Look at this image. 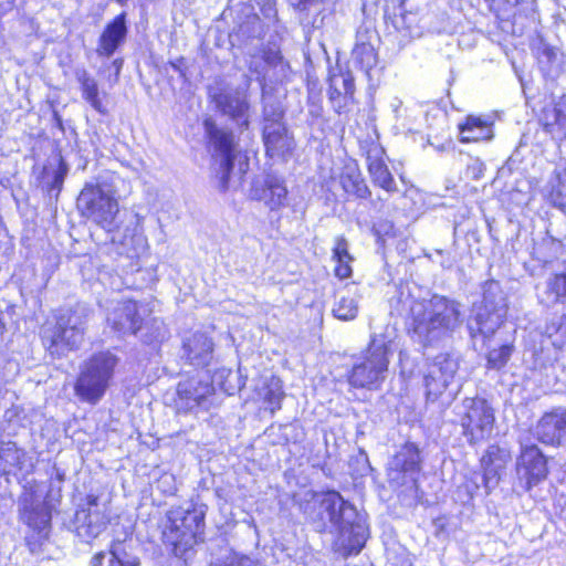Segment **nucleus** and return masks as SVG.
<instances>
[{"label": "nucleus", "instance_id": "5701e85b", "mask_svg": "<svg viewBox=\"0 0 566 566\" xmlns=\"http://www.w3.org/2000/svg\"><path fill=\"white\" fill-rule=\"evenodd\" d=\"M127 34L125 14L117 15L109 22L98 40L96 52L102 56H112L117 48L124 42Z\"/></svg>", "mask_w": 566, "mask_h": 566}, {"label": "nucleus", "instance_id": "680f3d73", "mask_svg": "<svg viewBox=\"0 0 566 566\" xmlns=\"http://www.w3.org/2000/svg\"><path fill=\"white\" fill-rule=\"evenodd\" d=\"M57 479H59L60 481H62V480H63V474H61V473H59V472H57Z\"/></svg>", "mask_w": 566, "mask_h": 566}, {"label": "nucleus", "instance_id": "e433bc0d", "mask_svg": "<svg viewBox=\"0 0 566 566\" xmlns=\"http://www.w3.org/2000/svg\"><path fill=\"white\" fill-rule=\"evenodd\" d=\"M331 80L335 91H337V88L342 90L344 101L353 99L355 93V83L354 77L349 72L333 74Z\"/></svg>", "mask_w": 566, "mask_h": 566}, {"label": "nucleus", "instance_id": "7c9ffc66", "mask_svg": "<svg viewBox=\"0 0 566 566\" xmlns=\"http://www.w3.org/2000/svg\"><path fill=\"white\" fill-rule=\"evenodd\" d=\"M459 369V360L450 354H439L428 365L427 373L439 375L442 378H449L453 380Z\"/></svg>", "mask_w": 566, "mask_h": 566}, {"label": "nucleus", "instance_id": "49530a36", "mask_svg": "<svg viewBox=\"0 0 566 566\" xmlns=\"http://www.w3.org/2000/svg\"><path fill=\"white\" fill-rule=\"evenodd\" d=\"M484 171V164L478 159L473 158L471 159V163L468 164L467 167V175L470 176L472 179H479Z\"/></svg>", "mask_w": 566, "mask_h": 566}, {"label": "nucleus", "instance_id": "393cba45", "mask_svg": "<svg viewBox=\"0 0 566 566\" xmlns=\"http://www.w3.org/2000/svg\"><path fill=\"white\" fill-rule=\"evenodd\" d=\"M344 191L359 199H367L371 192L357 167L347 166L339 177Z\"/></svg>", "mask_w": 566, "mask_h": 566}, {"label": "nucleus", "instance_id": "bb28decb", "mask_svg": "<svg viewBox=\"0 0 566 566\" xmlns=\"http://www.w3.org/2000/svg\"><path fill=\"white\" fill-rule=\"evenodd\" d=\"M549 198L555 207L566 213V167H556L548 180Z\"/></svg>", "mask_w": 566, "mask_h": 566}, {"label": "nucleus", "instance_id": "f8f14e48", "mask_svg": "<svg viewBox=\"0 0 566 566\" xmlns=\"http://www.w3.org/2000/svg\"><path fill=\"white\" fill-rule=\"evenodd\" d=\"M517 475L521 486L530 491L548 475L547 460L541 449L534 444L522 443L517 460Z\"/></svg>", "mask_w": 566, "mask_h": 566}, {"label": "nucleus", "instance_id": "a18cd8bd", "mask_svg": "<svg viewBox=\"0 0 566 566\" xmlns=\"http://www.w3.org/2000/svg\"><path fill=\"white\" fill-rule=\"evenodd\" d=\"M262 60L269 66H277L279 64L283 63V59L280 51L273 49L264 50Z\"/></svg>", "mask_w": 566, "mask_h": 566}, {"label": "nucleus", "instance_id": "c9c22d12", "mask_svg": "<svg viewBox=\"0 0 566 566\" xmlns=\"http://www.w3.org/2000/svg\"><path fill=\"white\" fill-rule=\"evenodd\" d=\"M333 313L335 317L343 321L354 319L358 313V302L353 296H343L335 304Z\"/></svg>", "mask_w": 566, "mask_h": 566}, {"label": "nucleus", "instance_id": "8fccbe9b", "mask_svg": "<svg viewBox=\"0 0 566 566\" xmlns=\"http://www.w3.org/2000/svg\"><path fill=\"white\" fill-rule=\"evenodd\" d=\"M350 261L337 262V266L335 268V274L339 279H347L352 274V268L349 265Z\"/></svg>", "mask_w": 566, "mask_h": 566}, {"label": "nucleus", "instance_id": "cd10ccee", "mask_svg": "<svg viewBox=\"0 0 566 566\" xmlns=\"http://www.w3.org/2000/svg\"><path fill=\"white\" fill-rule=\"evenodd\" d=\"M25 452L19 449L14 442H2L0 447V470L10 474L14 470H22Z\"/></svg>", "mask_w": 566, "mask_h": 566}, {"label": "nucleus", "instance_id": "0eeeda50", "mask_svg": "<svg viewBox=\"0 0 566 566\" xmlns=\"http://www.w3.org/2000/svg\"><path fill=\"white\" fill-rule=\"evenodd\" d=\"M507 313L506 297L499 283H486L483 301L474 304L467 327L472 339L490 338L503 324Z\"/></svg>", "mask_w": 566, "mask_h": 566}, {"label": "nucleus", "instance_id": "e2e57ef3", "mask_svg": "<svg viewBox=\"0 0 566 566\" xmlns=\"http://www.w3.org/2000/svg\"><path fill=\"white\" fill-rule=\"evenodd\" d=\"M120 4H125L127 0H116Z\"/></svg>", "mask_w": 566, "mask_h": 566}, {"label": "nucleus", "instance_id": "2f4dec72", "mask_svg": "<svg viewBox=\"0 0 566 566\" xmlns=\"http://www.w3.org/2000/svg\"><path fill=\"white\" fill-rule=\"evenodd\" d=\"M140 339L148 345L161 343L167 336V329L164 322L157 317L144 318L142 324Z\"/></svg>", "mask_w": 566, "mask_h": 566}, {"label": "nucleus", "instance_id": "39448f33", "mask_svg": "<svg viewBox=\"0 0 566 566\" xmlns=\"http://www.w3.org/2000/svg\"><path fill=\"white\" fill-rule=\"evenodd\" d=\"M206 511L207 506L203 504L178 506L168 511L164 537L175 547L176 553H185L198 541H202Z\"/></svg>", "mask_w": 566, "mask_h": 566}, {"label": "nucleus", "instance_id": "9d476101", "mask_svg": "<svg viewBox=\"0 0 566 566\" xmlns=\"http://www.w3.org/2000/svg\"><path fill=\"white\" fill-rule=\"evenodd\" d=\"M457 416L463 436L471 444L486 439L493 430L494 411L483 398H465L457 406Z\"/></svg>", "mask_w": 566, "mask_h": 566}, {"label": "nucleus", "instance_id": "4468645a", "mask_svg": "<svg viewBox=\"0 0 566 566\" xmlns=\"http://www.w3.org/2000/svg\"><path fill=\"white\" fill-rule=\"evenodd\" d=\"M137 302L125 300L118 302L108 313V325L119 335H136L142 329L144 314Z\"/></svg>", "mask_w": 566, "mask_h": 566}, {"label": "nucleus", "instance_id": "1a4fd4ad", "mask_svg": "<svg viewBox=\"0 0 566 566\" xmlns=\"http://www.w3.org/2000/svg\"><path fill=\"white\" fill-rule=\"evenodd\" d=\"M208 98L222 116L228 117L241 130L250 126V102L247 91L232 87L221 77L207 87Z\"/></svg>", "mask_w": 566, "mask_h": 566}, {"label": "nucleus", "instance_id": "052dcab7", "mask_svg": "<svg viewBox=\"0 0 566 566\" xmlns=\"http://www.w3.org/2000/svg\"><path fill=\"white\" fill-rule=\"evenodd\" d=\"M49 520H50V516L49 515H44L43 521H42L43 524H46L49 522Z\"/></svg>", "mask_w": 566, "mask_h": 566}, {"label": "nucleus", "instance_id": "2eb2a0df", "mask_svg": "<svg viewBox=\"0 0 566 566\" xmlns=\"http://www.w3.org/2000/svg\"><path fill=\"white\" fill-rule=\"evenodd\" d=\"M363 150L367 160V168L375 186L388 192L397 191V185L385 163V149L376 142L366 143Z\"/></svg>", "mask_w": 566, "mask_h": 566}, {"label": "nucleus", "instance_id": "13d9d810", "mask_svg": "<svg viewBox=\"0 0 566 566\" xmlns=\"http://www.w3.org/2000/svg\"><path fill=\"white\" fill-rule=\"evenodd\" d=\"M507 3H511V4H518L520 0H505Z\"/></svg>", "mask_w": 566, "mask_h": 566}, {"label": "nucleus", "instance_id": "473e14b6", "mask_svg": "<svg viewBox=\"0 0 566 566\" xmlns=\"http://www.w3.org/2000/svg\"><path fill=\"white\" fill-rule=\"evenodd\" d=\"M261 395L264 402L266 403V409H269L272 413L279 410L284 397V392L282 390V381L280 378L271 377L264 384Z\"/></svg>", "mask_w": 566, "mask_h": 566}, {"label": "nucleus", "instance_id": "79ce46f5", "mask_svg": "<svg viewBox=\"0 0 566 566\" xmlns=\"http://www.w3.org/2000/svg\"><path fill=\"white\" fill-rule=\"evenodd\" d=\"M211 566H263L260 562L249 556H233L224 563H214Z\"/></svg>", "mask_w": 566, "mask_h": 566}, {"label": "nucleus", "instance_id": "864d4df0", "mask_svg": "<svg viewBox=\"0 0 566 566\" xmlns=\"http://www.w3.org/2000/svg\"><path fill=\"white\" fill-rule=\"evenodd\" d=\"M53 120H54L56 127L61 132H64V126H63L62 117H61V115L56 111L53 112Z\"/></svg>", "mask_w": 566, "mask_h": 566}, {"label": "nucleus", "instance_id": "09e8293b", "mask_svg": "<svg viewBox=\"0 0 566 566\" xmlns=\"http://www.w3.org/2000/svg\"><path fill=\"white\" fill-rule=\"evenodd\" d=\"M557 57V51L549 46H544L539 53V63H552Z\"/></svg>", "mask_w": 566, "mask_h": 566}, {"label": "nucleus", "instance_id": "b1692460", "mask_svg": "<svg viewBox=\"0 0 566 566\" xmlns=\"http://www.w3.org/2000/svg\"><path fill=\"white\" fill-rule=\"evenodd\" d=\"M390 470L397 473L415 474L420 470V454L416 444L406 443L395 454Z\"/></svg>", "mask_w": 566, "mask_h": 566}, {"label": "nucleus", "instance_id": "de8ad7c7", "mask_svg": "<svg viewBox=\"0 0 566 566\" xmlns=\"http://www.w3.org/2000/svg\"><path fill=\"white\" fill-rule=\"evenodd\" d=\"M329 99L333 102L334 107L337 112L342 107H344L347 103V101L343 99L342 90L337 88V91L334 90L332 80H329V91H328Z\"/></svg>", "mask_w": 566, "mask_h": 566}, {"label": "nucleus", "instance_id": "412c9836", "mask_svg": "<svg viewBox=\"0 0 566 566\" xmlns=\"http://www.w3.org/2000/svg\"><path fill=\"white\" fill-rule=\"evenodd\" d=\"M510 453L497 446H490L481 459L484 469L483 483L488 492L494 489L505 471Z\"/></svg>", "mask_w": 566, "mask_h": 566}, {"label": "nucleus", "instance_id": "5fc2aeb1", "mask_svg": "<svg viewBox=\"0 0 566 566\" xmlns=\"http://www.w3.org/2000/svg\"><path fill=\"white\" fill-rule=\"evenodd\" d=\"M6 317H7V314L3 313L2 311H0V334H2L4 331H6Z\"/></svg>", "mask_w": 566, "mask_h": 566}, {"label": "nucleus", "instance_id": "6e6552de", "mask_svg": "<svg viewBox=\"0 0 566 566\" xmlns=\"http://www.w3.org/2000/svg\"><path fill=\"white\" fill-rule=\"evenodd\" d=\"M388 344L374 336L365 354L353 365L347 379L355 388L378 389L388 371Z\"/></svg>", "mask_w": 566, "mask_h": 566}, {"label": "nucleus", "instance_id": "603ef678", "mask_svg": "<svg viewBox=\"0 0 566 566\" xmlns=\"http://www.w3.org/2000/svg\"><path fill=\"white\" fill-rule=\"evenodd\" d=\"M555 333L558 334L562 340L566 343V314L562 316L560 323L555 329Z\"/></svg>", "mask_w": 566, "mask_h": 566}, {"label": "nucleus", "instance_id": "f257e3e1", "mask_svg": "<svg viewBox=\"0 0 566 566\" xmlns=\"http://www.w3.org/2000/svg\"><path fill=\"white\" fill-rule=\"evenodd\" d=\"M303 513L323 531L328 520L337 532L334 549L343 557L358 554L368 537V528L364 516L338 492L305 493V502L301 504Z\"/></svg>", "mask_w": 566, "mask_h": 566}, {"label": "nucleus", "instance_id": "37998d69", "mask_svg": "<svg viewBox=\"0 0 566 566\" xmlns=\"http://www.w3.org/2000/svg\"><path fill=\"white\" fill-rule=\"evenodd\" d=\"M263 117L265 124L269 123H282L283 111L279 106H263Z\"/></svg>", "mask_w": 566, "mask_h": 566}, {"label": "nucleus", "instance_id": "4c0bfd02", "mask_svg": "<svg viewBox=\"0 0 566 566\" xmlns=\"http://www.w3.org/2000/svg\"><path fill=\"white\" fill-rule=\"evenodd\" d=\"M69 167L62 157L59 158L57 167L52 171L51 180L46 181V188L49 193L52 196L55 192V197L59 196L62 190L64 179L67 175Z\"/></svg>", "mask_w": 566, "mask_h": 566}, {"label": "nucleus", "instance_id": "6ab92c4d", "mask_svg": "<svg viewBox=\"0 0 566 566\" xmlns=\"http://www.w3.org/2000/svg\"><path fill=\"white\" fill-rule=\"evenodd\" d=\"M91 566H140V559L130 551L127 539H113L106 552L96 553Z\"/></svg>", "mask_w": 566, "mask_h": 566}, {"label": "nucleus", "instance_id": "a878e982", "mask_svg": "<svg viewBox=\"0 0 566 566\" xmlns=\"http://www.w3.org/2000/svg\"><path fill=\"white\" fill-rule=\"evenodd\" d=\"M461 142L489 140L492 137L490 125L475 116H468L464 124L459 125Z\"/></svg>", "mask_w": 566, "mask_h": 566}, {"label": "nucleus", "instance_id": "6e6d98bb", "mask_svg": "<svg viewBox=\"0 0 566 566\" xmlns=\"http://www.w3.org/2000/svg\"><path fill=\"white\" fill-rule=\"evenodd\" d=\"M321 112H322V107L318 105H314L313 108L310 109V113L316 117H318L321 115Z\"/></svg>", "mask_w": 566, "mask_h": 566}, {"label": "nucleus", "instance_id": "423d86ee", "mask_svg": "<svg viewBox=\"0 0 566 566\" xmlns=\"http://www.w3.org/2000/svg\"><path fill=\"white\" fill-rule=\"evenodd\" d=\"M117 363V357L111 352L94 354L85 360L74 385L80 400L96 405L109 387Z\"/></svg>", "mask_w": 566, "mask_h": 566}, {"label": "nucleus", "instance_id": "9b49d317", "mask_svg": "<svg viewBox=\"0 0 566 566\" xmlns=\"http://www.w3.org/2000/svg\"><path fill=\"white\" fill-rule=\"evenodd\" d=\"M206 134L211 146L218 157L217 175L220 179L221 188H228L234 160V144L232 133L226 132L217 126V124L208 118L203 122Z\"/></svg>", "mask_w": 566, "mask_h": 566}, {"label": "nucleus", "instance_id": "4be33fe9", "mask_svg": "<svg viewBox=\"0 0 566 566\" xmlns=\"http://www.w3.org/2000/svg\"><path fill=\"white\" fill-rule=\"evenodd\" d=\"M263 142L266 155L271 158H284L294 147L293 139L287 135V129L283 123L265 124Z\"/></svg>", "mask_w": 566, "mask_h": 566}, {"label": "nucleus", "instance_id": "aec40b11", "mask_svg": "<svg viewBox=\"0 0 566 566\" xmlns=\"http://www.w3.org/2000/svg\"><path fill=\"white\" fill-rule=\"evenodd\" d=\"M251 195L261 200L271 210H279L286 205L287 189L283 179L268 175L261 186L254 185Z\"/></svg>", "mask_w": 566, "mask_h": 566}, {"label": "nucleus", "instance_id": "20e7f679", "mask_svg": "<svg viewBox=\"0 0 566 566\" xmlns=\"http://www.w3.org/2000/svg\"><path fill=\"white\" fill-rule=\"evenodd\" d=\"M116 189L106 179L98 177L86 182L81 190L76 207L81 216L93 221L101 228L112 231L116 224L115 219L119 207L116 199Z\"/></svg>", "mask_w": 566, "mask_h": 566}, {"label": "nucleus", "instance_id": "dca6fc26", "mask_svg": "<svg viewBox=\"0 0 566 566\" xmlns=\"http://www.w3.org/2000/svg\"><path fill=\"white\" fill-rule=\"evenodd\" d=\"M535 436L548 446L563 444L566 441V409L558 407L545 412L535 427Z\"/></svg>", "mask_w": 566, "mask_h": 566}, {"label": "nucleus", "instance_id": "f704fd0d", "mask_svg": "<svg viewBox=\"0 0 566 566\" xmlns=\"http://www.w3.org/2000/svg\"><path fill=\"white\" fill-rule=\"evenodd\" d=\"M353 61L368 72L377 63V54L370 43H358L353 50Z\"/></svg>", "mask_w": 566, "mask_h": 566}, {"label": "nucleus", "instance_id": "72a5a7b5", "mask_svg": "<svg viewBox=\"0 0 566 566\" xmlns=\"http://www.w3.org/2000/svg\"><path fill=\"white\" fill-rule=\"evenodd\" d=\"M452 380L439 375L427 373L423 376V386L427 401H436L447 390Z\"/></svg>", "mask_w": 566, "mask_h": 566}, {"label": "nucleus", "instance_id": "4d7b16f0", "mask_svg": "<svg viewBox=\"0 0 566 566\" xmlns=\"http://www.w3.org/2000/svg\"><path fill=\"white\" fill-rule=\"evenodd\" d=\"M122 63H123V62H122L120 60H115V61L113 62L114 66L116 67V72H117V73L119 72V70H120V67H122Z\"/></svg>", "mask_w": 566, "mask_h": 566}, {"label": "nucleus", "instance_id": "ddd939ff", "mask_svg": "<svg viewBox=\"0 0 566 566\" xmlns=\"http://www.w3.org/2000/svg\"><path fill=\"white\" fill-rule=\"evenodd\" d=\"M109 517L97 504V497H87V507L76 511L73 520V532L83 543L91 544L107 527Z\"/></svg>", "mask_w": 566, "mask_h": 566}, {"label": "nucleus", "instance_id": "c03bdc74", "mask_svg": "<svg viewBox=\"0 0 566 566\" xmlns=\"http://www.w3.org/2000/svg\"><path fill=\"white\" fill-rule=\"evenodd\" d=\"M249 70L258 74V80L260 81L262 90L264 91L265 63L263 62V60L261 61L256 57H252L251 61L249 62Z\"/></svg>", "mask_w": 566, "mask_h": 566}, {"label": "nucleus", "instance_id": "58836bf2", "mask_svg": "<svg viewBox=\"0 0 566 566\" xmlns=\"http://www.w3.org/2000/svg\"><path fill=\"white\" fill-rule=\"evenodd\" d=\"M512 355V346L502 345L499 348L490 350L488 354V367L500 369L509 361Z\"/></svg>", "mask_w": 566, "mask_h": 566}, {"label": "nucleus", "instance_id": "a211bd4d", "mask_svg": "<svg viewBox=\"0 0 566 566\" xmlns=\"http://www.w3.org/2000/svg\"><path fill=\"white\" fill-rule=\"evenodd\" d=\"M213 357V342L202 332L187 334L182 338V358L196 367H205Z\"/></svg>", "mask_w": 566, "mask_h": 566}, {"label": "nucleus", "instance_id": "f03ea898", "mask_svg": "<svg viewBox=\"0 0 566 566\" xmlns=\"http://www.w3.org/2000/svg\"><path fill=\"white\" fill-rule=\"evenodd\" d=\"M407 306L408 332L411 339L422 347H432L452 337L462 326L461 304L441 295L429 300L402 301Z\"/></svg>", "mask_w": 566, "mask_h": 566}, {"label": "nucleus", "instance_id": "0e129e2a", "mask_svg": "<svg viewBox=\"0 0 566 566\" xmlns=\"http://www.w3.org/2000/svg\"><path fill=\"white\" fill-rule=\"evenodd\" d=\"M442 265H443L444 268H450V266H451V264H447V265H446L444 263H443Z\"/></svg>", "mask_w": 566, "mask_h": 566}, {"label": "nucleus", "instance_id": "bf43d9fd", "mask_svg": "<svg viewBox=\"0 0 566 566\" xmlns=\"http://www.w3.org/2000/svg\"><path fill=\"white\" fill-rule=\"evenodd\" d=\"M171 66H172L176 71L181 72V70L179 69V66H178L176 63H171Z\"/></svg>", "mask_w": 566, "mask_h": 566}, {"label": "nucleus", "instance_id": "c756f323", "mask_svg": "<svg viewBox=\"0 0 566 566\" xmlns=\"http://www.w3.org/2000/svg\"><path fill=\"white\" fill-rule=\"evenodd\" d=\"M566 298V272L554 274L546 281L542 302L547 306L554 305Z\"/></svg>", "mask_w": 566, "mask_h": 566}, {"label": "nucleus", "instance_id": "f3484780", "mask_svg": "<svg viewBox=\"0 0 566 566\" xmlns=\"http://www.w3.org/2000/svg\"><path fill=\"white\" fill-rule=\"evenodd\" d=\"M213 387L208 381L188 379L178 384L176 401L178 410L192 411L195 408L207 409L208 397Z\"/></svg>", "mask_w": 566, "mask_h": 566}, {"label": "nucleus", "instance_id": "c85d7f7f", "mask_svg": "<svg viewBox=\"0 0 566 566\" xmlns=\"http://www.w3.org/2000/svg\"><path fill=\"white\" fill-rule=\"evenodd\" d=\"M76 78L81 84L82 94L85 101L99 113H104L102 102L98 97V87L96 81L85 69L76 70Z\"/></svg>", "mask_w": 566, "mask_h": 566}, {"label": "nucleus", "instance_id": "a19ab883", "mask_svg": "<svg viewBox=\"0 0 566 566\" xmlns=\"http://www.w3.org/2000/svg\"><path fill=\"white\" fill-rule=\"evenodd\" d=\"M333 259L336 262L352 261L348 252V242L344 237H337L333 249Z\"/></svg>", "mask_w": 566, "mask_h": 566}, {"label": "nucleus", "instance_id": "3c124183", "mask_svg": "<svg viewBox=\"0 0 566 566\" xmlns=\"http://www.w3.org/2000/svg\"><path fill=\"white\" fill-rule=\"evenodd\" d=\"M321 0H290L291 4L297 10L305 11L312 4L319 2Z\"/></svg>", "mask_w": 566, "mask_h": 566}, {"label": "nucleus", "instance_id": "ea45409f", "mask_svg": "<svg viewBox=\"0 0 566 566\" xmlns=\"http://www.w3.org/2000/svg\"><path fill=\"white\" fill-rule=\"evenodd\" d=\"M554 122L546 123V130H551L549 128L554 125L565 126L566 124V94L563 95L557 103L556 107L553 109Z\"/></svg>", "mask_w": 566, "mask_h": 566}, {"label": "nucleus", "instance_id": "7ed1b4c3", "mask_svg": "<svg viewBox=\"0 0 566 566\" xmlns=\"http://www.w3.org/2000/svg\"><path fill=\"white\" fill-rule=\"evenodd\" d=\"M88 316V307L76 304L72 308L60 311L55 315V323L42 328V343L51 356L60 357L82 344Z\"/></svg>", "mask_w": 566, "mask_h": 566}]
</instances>
